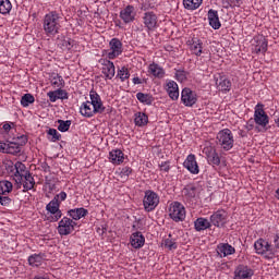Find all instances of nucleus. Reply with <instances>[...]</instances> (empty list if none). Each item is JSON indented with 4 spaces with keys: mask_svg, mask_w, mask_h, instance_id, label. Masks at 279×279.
<instances>
[{
    "mask_svg": "<svg viewBox=\"0 0 279 279\" xmlns=\"http://www.w3.org/2000/svg\"><path fill=\"white\" fill-rule=\"evenodd\" d=\"M90 101H85L82 104L80 108V113L82 117H86V119H90L95 117V114H102L106 111V107H104V102L101 101V96L97 94V92L92 90L89 93Z\"/></svg>",
    "mask_w": 279,
    "mask_h": 279,
    "instance_id": "obj_1",
    "label": "nucleus"
},
{
    "mask_svg": "<svg viewBox=\"0 0 279 279\" xmlns=\"http://www.w3.org/2000/svg\"><path fill=\"white\" fill-rule=\"evenodd\" d=\"M62 17L58 12L52 11L45 15L44 19V32L47 36H56L60 32V21Z\"/></svg>",
    "mask_w": 279,
    "mask_h": 279,
    "instance_id": "obj_2",
    "label": "nucleus"
},
{
    "mask_svg": "<svg viewBox=\"0 0 279 279\" xmlns=\"http://www.w3.org/2000/svg\"><path fill=\"white\" fill-rule=\"evenodd\" d=\"M254 248L256 254H259V256H264L267 260H271L272 258H276V247L271 245L267 240L265 239H258L254 243Z\"/></svg>",
    "mask_w": 279,
    "mask_h": 279,
    "instance_id": "obj_3",
    "label": "nucleus"
},
{
    "mask_svg": "<svg viewBox=\"0 0 279 279\" xmlns=\"http://www.w3.org/2000/svg\"><path fill=\"white\" fill-rule=\"evenodd\" d=\"M216 143L225 151H230L234 147V135L230 129H223L217 134Z\"/></svg>",
    "mask_w": 279,
    "mask_h": 279,
    "instance_id": "obj_4",
    "label": "nucleus"
},
{
    "mask_svg": "<svg viewBox=\"0 0 279 279\" xmlns=\"http://www.w3.org/2000/svg\"><path fill=\"white\" fill-rule=\"evenodd\" d=\"M169 213L170 219H173L177 222L184 221V219H186V209L184 208V205H182L181 203H173L170 206Z\"/></svg>",
    "mask_w": 279,
    "mask_h": 279,
    "instance_id": "obj_5",
    "label": "nucleus"
},
{
    "mask_svg": "<svg viewBox=\"0 0 279 279\" xmlns=\"http://www.w3.org/2000/svg\"><path fill=\"white\" fill-rule=\"evenodd\" d=\"M143 204L145 210L147 213H151V210H155L156 206L160 204V198L158 197V194H156V192L146 191Z\"/></svg>",
    "mask_w": 279,
    "mask_h": 279,
    "instance_id": "obj_6",
    "label": "nucleus"
},
{
    "mask_svg": "<svg viewBox=\"0 0 279 279\" xmlns=\"http://www.w3.org/2000/svg\"><path fill=\"white\" fill-rule=\"evenodd\" d=\"M75 226H77V223H75L71 218L63 217L59 221L58 232L61 236H68V234H71V232L75 230Z\"/></svg>",
    "mask_w": 279,
    "mask_h": 279,
    "instance_id": "obj_7",
    "label": "nucleus"
},
{
    "mask_svg": "<svg viewBox=\"0 0 279 279\" xmlns=\"http://www.w3.org/2000/svg\"><path fill=\"white\" fill-rule=\"evenodd\" d=\"M15 182L17 184V187L23 184L24 193H27V191H32V189H34V186L36 185V181H34V177H32L31 172H25V174L16 175Z\"/></svg>",
    "mask_w": 279,
    "mask_h": 279,
    "instance_id": "obj_8",
    "label": "nucleus"
},
{
    "mask_svg": "<svg viewBox=\"0 0 279 279\" xmlns=\"http://www.w3.org/2000/svg\"><path fill=\"white\" fill-rule=\"evenodd\" d=\"M211 226L216 228H223L228 223V213L226 210H218L210 216Z\"/></svg>",
    "mask_w": 279,
    "mask_h": 279,
    "instance_id": "obj_9",
    "label": "nucleus"
},
{
    "mask_svg": "<svg viewBox=\"0 0 279 279\" xmlns=\"http://www.w3.org/2000/svg\"><path fill=\"white\" fill-rule=\"evenodd\" d=\"M110 51L108 52L109 60H114L123 53V44L118 38H112L109 43Z\"/></svg>",
    "mask_w": 279,
    "mask_h": 279,
    "instance_id": "obj_10",
    "label": "nucleus"
},
{
    "mask_svg": "<svg viewBox=\"0 0 279 279\" xmlns=\"http://www.w3.org/2000/svg\"><path fill=\"white\" fill-rule=\"evenodd\" d=\"M181 101L184 106L193 107L197 104V95L191 90V88H184L181 93Z\"/></svg>",
    "mask_w": 279,
    "mask_h": 279,
    "instance_id": "obj_11",
    "label": "nucleus"
},
{
    "mask_svg": "<svg viewBox=\"0 0 279 279\" xmlns=\"http://www.w3.org/2000/svg\"><path fill=\"white\" fill-rule=\"evenodd\" d=\"M255 123L257 125H262V128H265L267 123H269V117L267 113H265V110L263 109V105H257L255 109Z\"/></svg>",
    "mask_w": 279,
    "mask_h": 279,
    "instance_id": "obj_12",
    "label": "nucleus"
},
{
    "mask_svg": "<svg viewBox=\"0 0 279 279\" xmlns=\"http://www.w3.org/2000/svg\"><path fill=\"white\" fill-rule=\"evenodd\" d=\"M46 209L48 213H50L52 216V221H58L62 217V211L60 210V203L57 199H52L47 206Z\"/></svg>",
    "mask_w": 279,
    "mask_h": 279,
    "instance_id": "obj_13",
    "label": "nucleus"
},
{
    "mask_svg": "<svg viewBox=\"0 0 279 279\" xmlns=\"http://www.w3.org/2000/svg\"><path fill=\"white\" fill-rule=\"evenodd\" d=\"M215 80L218 90H221L222 93H230V88H232V82H230L228 77L225 75H219L218 77H215Z\"/></svg>",
    "mask_w": 279,
    "mask_h": 279,
    "instance_id": "obj_14",
    "label": "nucleus"
},
{
    "mask_svg": "<svg viewBox=\"0 0 279 279\" xmlns=\"http://www.w3.org/2000/svg\"><path fill=\"white\" fill-rule=\"evenodd\" d=\"M144 25L147 29H154L158 25V16L154 12H146L143 16Z\"/></svg>",
    "mask_w": 279,
    "mask_h": 279,
    "instance_id": "obj_15",
    "label": "nucleus"
},
{
    "mask_svg": "<svg viewBox=\"0 0 279 279\" xmlns=\"http://www.w3.org/2000/svg\"><path fill=\"white\" fill-rule=\"evenodd\" d=\"M135 16H136V14L134 13L133 5H128L120 12V19H122V21L124 23H132V21H134Z\"/></svg>",
    "mask_w": 279,
    "mask_h": 279,
    "instance_id": "obj_16",
    "label": "nucleus"
},
{
    "mask_svg": "<svg viewBox=\"0 0 279 279\" xmlns=\"http://www.w3.org/2000/svg\"><path fill=\"white\" fill-rule=\"evenodd\" d=\"M254 276V270L247 266H239L235 271V277L233 279H250Z\"/></svg>",
    "mask_w": 279,
    "mask_h": 279,
    "instance_id": "obj_17",
    "label": "nucleus"
},
{
    "mask_svg": "<svg viewBox=\"0 0 279 279\" xmlns=\"http://www.w3.org/2000/svg\"><path fill=\"white\" fill-rule=\"evenodd\" d=\"M184 167L190 171V173H199V166H197V161L195 160V155H189L186 160L184 161Z\"/></svg>",
    "mask_w": 279,
    "mask_h": 279,
    "instance_id": "obj_18",
    "label": "nucleus"
},
{
    "mask_svg": "<svg viewBox=\"0 0 279 279\" xmlns=\"http://www.w3.org/2000/svg\"><path fill=\"white\" fill-rule=\"evenodd\" d=\"M131 245L135 250H141L145 245V236L141 232H135L131 235Z\"/></svg>",
    "mask_w": 279,
    "mask_h": 279,
    "instance_id": "obj_19",
    "label": "nucleus"
},
{
    "mask_svg": "<svg viewBox=\"0 0 279 279\" xmlns=\"http://www.w3.org/2000/svg\"><path fill=\"white\" fill-rule=\"evenodd\" d=\"M208 21L213 29H219V27H221V22L219 21V13L213 9L208 11Z\"/></svg>",
    "mask_w": 279,
    "mask_h": 279,
    "instance_id": "obj_20",
    "label": "nucleus"
},
{
    "mask_svg": "<svg viewBox=\"0 0 279 279\" xmlns=\"http://www.w3.org/2000/svg\"><path fill=\"white\" fill-rule=\"evenodd\" d=\"M252 50L254 53H265L267 51V40H265V37L255 39Z\"/></svg>",
    "mask_w": 279,
    "mask_h": 279,
    "instance_id": "obj_21",
    "label": "nucleus"
},
{
    "mask_svg": "<svg viewBox=\"0 0 279 279\" xmlns=\"http://www.w3.org/2000/svg\"><path fill=\"white\" fill-rule=\"evenodd\" d=\"M167 86H168L167 93H168L170 99L175 101V99H178V97H180V89L178 88V83H175L174 81H170L167 84Z\"/></svg>",
    "mask_w": 279,
    "mask_h": 279,
    "instance_id": "obj_22",
    "label": "nucleus"
},
{
    "mask_svg": "<svg viewBox=\"0 0 279 279\" xmlns=\"http://www.w3.org/2000/svg\"><path fill=\"white\" fill-rule=\"evenodd\" d=\"M101 71L105 77H107L108 80H112V77H114V63L109 60L105 61Z\"/></svg>",
    "mask_w": 279,
    "mask_h": 279,
    "instance_id": "obj_23",
    "label": "nucleus"
},
{
    "mask_svg": "<svg viewBox=\"0 0 279 279\" xmlns=\"http://www.w3.org/2000/svg\"><path fill=\"white\" fill-rule=\"evenodd\" d=\"M21 149L23 148L16 142H8L5 143L4 154L17 156V154H21Z\"/></svg>",
    "mask_w": 279,
    "mask_h": 279,
    "instance_id": "obj_24",
    "label": "nucleus"
},
{
    "mask_svg": "<svg viewBox=\"0 0 279 279\" xmlns=\"http://www.w3.org/2000/svg\"><path fill=\"white\" fill-rule=\"evenodd\" d=\"M48 97L50 101L56 102L58 99H69V94L64 89H57L54 92H49Z\"/></svg>",
    "mask_w": 279,
    "mask_h": 279,
    "instance_id": "obj_25",
    "label": "nucleus"
},
{
    "mask_svg": "<svg viewBox=\"0 0 279 279\" xmlns=\"http://www.w3.org/2000/svg\"><path fill=\"white\" fill-rule=\"evenodd\" d=\"M182 195L187 202H191V199H194L195 195H197V187H195V185H186L182 190Z\"/></svg>",
    "mask_w": 279,
    "mask_h": 279,
    "instance_id": "obj_26",
    "label": "nucleus"
},
{
    "mask_svg": "<svg viewBox=\"0 0 279 279\" xmlns=\"http://www.w3.org/2000/svg\"><path fill=\"white\" fill-rule=\"evenodd\" d=\"M109 158L113 165H121L125 157L123 156V151L116 149L110 151Z\"/></svg>",
    "mask_w": 279,
    "mask_h": 279,
    "instance_id": "obj_27",
    "label": "nucleus"
},
{
    "mask_svg": "<svg viewBox=\"0 0 279 279\" xmlns=\"http://www.w3.org/2000/svg\"><path fill=\"white\" fill-rule=\"evenodd\" d=\"M194 226L197 232H202V230H208V228L211 226V222L206 218H198L194 221Z\"/></svg>",
    "mask_w": 279,
    "mask_h": 279,
    "instance_id": "obj_28",
    "label": "nucleus"
},
{
    "mask_svg": "<svg viewBox=\"0 0 279 279\" xmlns=\"http://www.w3.org/2000/svg\"><path fill=\"white\" fill-rule=\"evenodd\" d=\"M236 252V250H234V247L230 244H220L218 246V254H220V256H232V254H234Z\"/></svg>",
    "mask_w": 279,
    "mask_h": 279,
    "instance_id": "obj_29",
    "label": "nucleus"
},
{
    "mask_svg": "<svg viewBox=\"0 0 279 279\" xmlns=\"http://www.w3.org/2000/svg\"><path fill=\"white\" fill-rule=\"evenodd\" d=\"M69 215H70V217H72V219L77 221V220L82 219V217H86L88 215V210L84 209L83 207L75 208V209L69 210Z\"/></svg>",
    "mask_w": 279,
    "mask_h": 279,
    "instance_id": "obj_30",
    "label": "nucleus"
},
{
    "mask_svg": "<svg viewBox=\"0 0 279 279\" xmlns=\"http://www.w3.org/2000/svg\"><path fill=\"white\" fill-rule=\"evenodd\" d=\"M134 121H135V125L143 128V125H147L149 118L147 117V114L140 112L135 114Z\"/></svg>",
    "mask_w": 279,
    "mask_h": 279,
    "instance_id": "obj_31",
    "label": "nucleus"
},
{
    "mask_svg": "<svg viewBox=\"0 0 279 279\" xmlns=\"http://www.w3.org/2000/svg\"><path fill=\"white\" fill-rule=\"evenodd\" d=\"M149 73L155 77H162L165 75V70H162L158 64L153 63L149 65Z\"/></svg>",
    "mask_w": 279,
    "mask_h": 279,
    "instance_id": "obj_32",
    "label": "nucleus"
},
{
    "mask_svg": "<svg viewBox=\"0 0 279 279\" xmlns=\"http://www.w3.org/2000/svg\"><path fill=\"white\" fill-rule=\"evenodd\" d=\"M203 0H183V5L186 10H197L202 5Z\"/></svg>",
    "mask_w": 279,
    "mask_h": 279,
    "instance_id": "obj_33",
    "label": "nucleus"
},
{
    "mask_svg": "<svg viewBox=\"0 0 279 279\" xmlns=\"http://www.w3.org/2000/svg\"><path fill=\"white\" fill-rule=\"evenodd\" d=\"M136 98L141 101V104H145L146 106H151L154 98L149 94L137 93Z\"/></svg>",
    "mask_w": 279,
    "mask_h": 279,
    "instance_id": "obj_34",
    "label": "nucleus"
},
{
    "mask_svg": "<svg viewBox=\"0 0 279 279\" xmlns=\"http://www.w3.org/2000/svg\"><path fill=\"white\" fill-rule=\"evenodd\" d=\"M12 2L10 0H0V14H10Z\"/></svg>",
    "mask_w": 279,
    "mask_h": 279,
    "instance_id": "obj_35",
    "label": "nucleus"
},
{
    "mask_svg": "<svg viewBox=\"0 0 279 279\" xmlns=\"http://www.w3.org/2000/svg\"><path fill=\"white\" fill-rule=\"evenodd\" d=\"M12 182L10 181H0V195H5V193H11Z\"/></svg>",
    "mask_w": 279,
    "mask_h": 279,
    "instance_id": "obj_36",
    "label": "nucleus"
},
{
    "mask_svg": "<svg viewBox=\"0 0 279 279\" xmlns=\"http://www.w3.org/2000/svg\"><path fill=\"white\" fill-rule=\"evenodd\" d=\"M40 263H43V256L41 255L35 254V255H31L28 257V264L32 267H38V266H40Z\"/></svg>",
    "mask_w": 279,
    "mask_h": 279,
    "instance_id": "obj_37",
    "label": "nucleus"
},
{
    "mask_svg": "<svg viewBox=\"0 0 279 279\" xmlns=\"http://www.w3.org/2000/svg\"><path fill=\"white\" fill-rule=\"evenodd\" d=\"M190 49L194 56H202V43H199V40H194L191 44Z\"/></svg>",
    "mask_w": 279,
    "mask_h": 279,
    "instance_id": "obj_38",
    "label": "nucleus"
},
{
    "mask_svg": "<svg viewBox=\"0 0 279 279\" xmlns=\"http://www.w3.org/2000/svg\"><path fill=\"white\" fill-rule=\"evenodd\" d=\"M34 101H36V99L34 98V95H32V94H25L21 98V104H22L23 108H27L29 106V104H34Z\"/></svg>",
    "mask_w": 279,
    "mask_h": 279,
    "instance_id": "obj_39",
    "label": "nucleus"
},
{
    "mask_svg": "<svg viewBox=\"0 0 279 279\" xmlns=\"http://www.w3.org/2000/svg\"><path fill=\"white\" fill-rule=\"evenodd\" d=\"M57 123H59L58 130L59 132H69L71 128V120H58Z\"/></svg>",
    "mask_w": 279,
    "mask_h": 279,
    "instance_id": "obj_40",
    "label": "nucleus"
},
{
    "mask_svg": "<svg viewBox=\"0 0 279 279\" xmlns=\"http://www.w3.org/2000/svg\"><path fill=\"white\" fill-rule=\"evenodd\" d=\"M207 161L209 162V165H215L216 167H219L221 165V158L219 157V154H217V151L207 157Z\"/></svg>",
    "mask_w": 279,
    "mask_h": 279,
    "instance_id": "obj_41",
    "label": "nucleus"
},
{
    "mask_svg": "<svg viewBox=\"0 0 279 279\" xmlns=\"http://www.w3.org/2000/svg\"><path fill=\"white\" fill-rule=\"evenodd\" d=\"M118 77H120L121 82H125V80H130V70L128 68L122 66L118 71Z\"/></svg>",
    "mask_w": 279,
    "mask_h": 279,
    "instance_id": "obj_42",
    "label": "nucleus"
},
{
    "mask_svg": "<svg viewBox=\"0 0 279 279\" xmlns=\"http://www.w3.org/2000/svg\"><path fill=\"white\" fill-rule=\"evenodd\" d=\"M59 46L61 47V49L70 51V49L73 48V40L71 38H64L61 40Z\"/></svg>",
    "mask_w": 279,
    "mask_h": 279,
    "instance_id": "obj_43",
    "label": "nucleus"
},
{
    "mask_svg": "<svg viewBox=\"0 0 279 279\" xmlns=\"http://www.w3.org/2000/svg\"><path fill=\"white\" fill-rule=\"evenodd\" d=\"M15 173H14V180H16V175H25L27 171L25 170V165L23 162H16L15 163Z\"/></svg>",
    "mask_w": 279,
    "mask_h": 279,
    "instance_id": "obj_44",
    "label": "nucleus"
},
{
    "mask_svg": "<svg viewBox=\"0 0 279 279\" xmlns=\"http://www.w3.org/2000/svg\"><path fill=\"white\" fill-rule=\"evenodd\" d=\"M171 234H169V238L165 240L163 245L168 250H178V243H175V240L170 239Z\"/></svg>",
    "mask_w": 279,
    "mask_h": 279,
    "instance_id": "obj_45",
    "label": "nucleus"
},
{
    "mask_svg": "<svg viewBox=\"0 0 279 279\" xmlns=\"http://www.w3.org/2000/svg\"><path fill=\"white\" fill-rule=\"evenodd\" d=\"M51 84L57 88H62V86H64V80L62 78V76L57 75L52 78Z\"/></svg>",
    "mask_w": 279,
    "mask_h": 279,
    "instance_id": "obj_46",
    "label": "nucleus"
},
{
    "mask_svg": "<svg viewBox=\"0 0 279 279\" xmlns=\"http://www.w3.org/2000/svg\"><path fill=\"white\" fill-rule=\"evenodd\" d=\"M48 134L49 136H52L51 138L52 143H56V141H60V138H62V135L58 133L56 129H49Z\"/></svg>",
    "mask_w": 279,
    "mask_h": 279,
    "instance_id": "obj_47",
    "label": "nucleus"
},
{
    "mask_svg": "<svg viewBox=\"0 0 279 279\" xmlns=\"http://www.w3.org/2000/svg\"><path fill=\"white\" fill-rule=\"evenodd\" d=\"M217 151V149L214 146H206L203 149V154H205L206 158H209L210 156H213L215 153Z\"/></svg>",
    "mask_w": 279,
    "mask_h": 279,
    "instance_id": "obj_48",
    "label": "nucleus"
},
{
    "mask_svg": "<svg viewBox=\"0 0 279 279\" xmlns=\"http://www.w3.org/2000/svg\"><path fill=\"white\" fill-rule=\"evenodd\" d=\"M5 194H0V204L1 206H10V204H12V198L8 197V196H3Z\"/></svg>",
    "mask_w": 279,
    "mask_h": 279,
    "instance_id": "obj_49",
    "label": "nucleus"
},
{
    "mask_svg": "<svg viewBox=\"0 0 279 279\" xmlns=\"http://www.w3.org/2000/svg\"><path fill=\"white\" fill-rule=\"evenodd\" d=\"M15 143L23 148V146L27 145V136L25 135L17 136L15 138Z\"/></svg>",
    "mask_w": 279,
    "mask_h": 279,
    "instance_id": "obj_50",
    "label": "nucleus"
},
{
    "mask_svg": "<svg viewBox=\"0 0 279 279\" xmlns=\"http://www.w3.org/2000/svg\"><path fill=\"white\" fill-rule=\"evenodd\" d=\"M54 199L57 202H64V199H66V193L65 192H61L60 194H57L54 196Z\"/></svg>",
    "mask_w": 279,
    "mask_h": 279,
    "instance_id": "obj_51",
    "label": "nucleus"
},
{
    "mask_svg": "<svg viewBox=\"0 0 279 279\" xmlns=\"http://www.w3.org/2000/svg\"><path fill=\"white\" fill-rule=\"evenodd\" d=\"M177 80H179V82H184V80H186V74H184V71H177Z\"/></svg>",
    "mask_w": 279,
    "mask_h": 279,
    "instance_id": "obj_52",
    "label": "nucleus"
},
{
    "mask_svg": "<svg viewBox=\"0 0 279 279\" xmlns=\"http://www.w3.org/2000/svg\"><path fill=\"white\" fill-rule=\"evenodd\" d=\"M274 243H275V250H276V254L278 253L279 250V233L275 235L274 238Z\"/></svg>",
    "mask_w": 279,
    "mask_h": 279,
    "instance_id": "obj_53",
    "label": "nucleus"
},
{
    "mask_svg": "<svg viewBox=\"0 0 279 279\" xmlns=\"http://www.w3.org/2000/svg\"><path fill=\"white\" fill-rule=\"evenodd\" d=\"M130 173H132V168L130 167H124L122 170H121V174L122 175H130Z\"/></svg>",
    "mask_w": 279,
    "mask_h": 279,
    "instance_id": "obj_54",
    "label": "nucleus"
},
{
    "mask_svg": "<svg viewBox=\"0 0 279 279\" xmlns=\"http://www.w3.org/2000/svg\"><path fill=\"white\" fill-rule=\"evenodd\" d=\"M159 167L161 171H165L166 173L169 172L170 167L168 162H162Z\"/></svg>",
    "mask_w": 279,
    "mask_h": 279,
    "instance_id": "obj_55",
    "label": "nucleus"
},
{
    "mask_svg": "<svg viewBox=\"0 0 279 279\" xmlns=\"http://www.w3.org/2000/svg\"><path fill=\"white\" fill-rule=\"evenodd\" d=\"M222 5L226 9L232 8V3H230V0H222Z\"/></svg>",
    "mask_w": 279,
    "mask_h": 279,
    "instance_id": "obj_56",
    "label": "nucleus"
},
{
    "mask_svg": "<svg viewBox=\"0 0 279 279\" xmlns=\"http://www.w3.org/2000/svg\"><path fill=\"white\" fill-rule=\"evenodd\" d=\"M52 182H56V178H53V177H46V184H51Z\"/></svg>",
    "mask_w": 279,
    "mask_h": 279,
    "instance_id": "obj_57",
    "label": "nucleus"
},
{
    "mask_svg": "<svg viewBox=\"0 0 279 279\" xmlns=\"http://www.w3.org/2000/svg\"><path fill=\"white\" fill-rule=\"evenodd\" d=\"M47 186H48L49 191H56V182L48 183Z\"/></svg>",
    "mask_w": 279,
    "mask_h": 279,
    "instance_id": "obj_58",
    "label": "nucleus"
},
{
    "mask_svg": "<svg viewBox=\"0 0 279 279\" xmlns=\"http://www.w3.org/2000/svg\"><path fill=\"white\" fill-rule=\"evenodd\" d=\"M3 130L4 132H10V130H12V125H10V123H5L3 124Z\"/></svg>",
    "mask_w": 279,
    "mask_h": 279,
    "instance_id": "obj_59",
    "label": "nucleus"
},
{
    "mask_svg": "<svg viewBox=\"0 0 279 279\" xmlns=\"http://www.w3.org/2000/svg\"><path fill=\"white\" fill-rule=\"evenodd\" d=\"M0 151H2V154L5 153V143L0 141Z\"/></svg>",
    "mask_w": 279,
    "mask_h": 279,
    "instance_id": "obj_60",
    "label": "nucleus"
},
{
    "mask_svg": "<svg viewBox=\"0 0 279 279\" xmlns=\"http://www.w3.org/2000/svg\"><path fill=\"white\" fill-rule=\"evenodd\" d=\"M133 84H143V82H141V78L134 77L133 78Z\"/></svg>",
    "mask_w": 279,
    "mask_h": 279,
    "instance_id": "obj_61",
    "label": "nucleus"
},
{
    "mask_svg": "<svg viewBox=\"0 0 279 279\" xmlns=\"http://www.w3.org/2000/svg\"><path fill=\"white\" fill-rule=\"evenodd\" d=\"M229 2L231 3V7H232V5H236V3H239V0H229Z\"/></svg>",
    "mask_w": 279,
    "mask_h": 279,
    "instance_id": "obj_62",
    "label": "nucleus"
},
{
    "mask_svg": "<svg viewBox=\"0 0 279 279\" xmlns=\"http://www.w3.org/2000/svg\"><path fill=\"white\" fill-rule=\"evenodd\" d=\"M34 279H49V277H35Z\"/></svg>",
    "mask_w": 279,
    "mask_h": 279,
    "instance_id": "obj_63",
    "label": "nucleus"
},
{
    "mask_svg": "<svg viewBox=\"0 0 279 279\" xmlns=\"http://www.w3.org/2000/svg\"><path fill=\"white\" fill-rule=\"evenodd\" d=\"M277 199H279V189L276 191Z\"/></svg>",
    "mask_w": 279,
    "mask_h": 279,
    "instance_id": "obj_64",
    "label": "nucleus"
}]
</instances>
